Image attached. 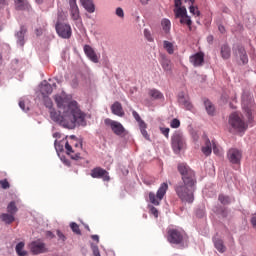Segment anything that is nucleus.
<instances>
[{
	"instance_id": "obj_56",
	"label": "nucleus",
	"mask_w": 256,
	"mask_h": 256,
	"mask_svg": "<svg viewBox=\"0 0 256 256\" xmlns=\"http://www.w3.org/2000/svg\"><path fill=\"white\" fill-rule=\"evenodd\" d=\"M7 5L6 0H0V9H3Z\"/></svg>"
},
{
	"instance_id": "obj_5",
	"label": "nucleus",
	"mask_w": 256,
	"mask_h": 256,
	"mask_svg": "<svg viewBox=\"0 0 256 256\" xmlns=\"http://www.w3.org/2000/svg\"><path fill=\"white\" fill-rule=\"evenodd\" d=\"M169 189V184L166 182L162 183L155 195V193L150 192L149 193V201L152 203V205H161V201H163V197L167 195V191Z\"/></svg>"
},
{
	"instance_id": "obj_16",
	"label": "nucleus",
	"mask_w": 256,
	"mask_h": 256,
	"mask_svg": "<svg viewBox=\"0 0 256 256\" xmlns=\"http://www.w3.org/2000/svg\"><path fill=\"white\" fill-rule=\"evenodd\" d=\"M70 5V17L72 21H81V13L79 12V6L77 5V0H69Z\"/></svg>"
},
{
	"instance_id": "obj_44",
	"label": "nucleus",
	"mask_w": 256,
	"mask_h": 256,
	"mask_svg": "<svg viewBox=\"0 0 256 256\" xmlns=\"http://www.w3.org/2000/svg\"><path fill=\"white\" fill-rule=\"evenodd\" d=\"M0 187L2 189H9L11 185L9 184V181H7V179H4V180H0Z\"/></svg>"
},
{
	"instance_id": "obj_49",
	"label": "nucleus",
	"mask_w": 256,
	"mask_h": 256,
	"mask_svg": "<svg viewBox=\"0 0 256 256\" xmlns=\"http://www.w3.org/2000/svg\"><path fill=\"white\" fill-rule=\"evenodd\" d=\"M144 36L147 39V41H153V37L151 36V32L147 29L144 30Z\"/></svg>"
},
{
	"instance_id": "obj_3",
	"label": "nucleus",
	"mask_w": 256,
	"mask_h": 256,
	"mask_svg": "<svg viewBox=\"0 0 256 256\" xmlns=\"http://www.w3.org/2000/svg\"><path fill=\"white\" fill-rule=\"evenodd\" d=\"M242 109L244 111V115L248 120V123H253V112L255 111V99L253 95L249 92H244L242 94Z\"/></svg>"
},
{
	"instance_id": "obj_21",
	"label": "nucleus",
	"mask_w": 256,
	"mask_h": 256,
	"mask_svg": "<svg viewBox=\"0 0 256 256\" xmlns=\"http://www.w3.org/2000/svg\"><path fill=\"white\" fill-rule=\"evenodd\" d=\"M111 111L113 115H116L117 117L125 116V111L123 110V106L120 102H114L111 106Z\"/></svg>"
},
{
	"instance_id": "obj_19",
	"label": "nucleus",
	"mask_w": 256,
	"mask_h": 256,
	"mask_svg": "<svg viewBox=\"0 0 256 256\" xmlns=\"http://www.w3.org/2000/svg\"><path fill=\"white\" fill-rule=\"evenodd\" d=\"M204 145L201 148V151L203 155L206 157H209L211 153H213V144L211 143V140L207 137V135L203 136Z\"/></svg>"
},
{
	"instance_id": "obj_41",
	"label": "nucleus",
	"mask_w": 256,
	"mask_h": 256,
	"mask_svg": "<svg viewBox=\"0 0 256 256\" xmlns=\"http://www.w3.org/2000/svg\"><path fill=\"white\" fill-rule=\"evenodd\" d=\"M170 127H172V129H179V127H181V121H179L177 118H174L170 123Z\"/></svg>"
},
{
	"instance_id": "obj_63",
	"label": "nucleus",
	"mask_w": 256,
	"mask_h": 256,
	"mask_svg": "<svg viewBox=\"0 0 256 256\" xmlns=\"http://www.w3.org/2000/svg\"><path fill=\"white\" fill-rule=\"evenodd\" d=\"M38 5L43 4V0H35Z\"/></svg>"
},
{
	"instance_id": "obj_48",
	"label": "nucleus",
	"mask_w": 256,
	"mask_h": 256,
	"mask_svg": "<svg viewBox=\"0 0 256 256\" xmlns=\"http://www.w3.org/2000/svg\"><path fill=\"white\" fill-rule=\"evenodd\" d=\"M57 235H58V238H59V241H67V237H65V234H63V232H61V230H57Z\"/></svg>"
},
{
	"instance_id": "obj_64",
	"label": "nucleus",
	"mask_w": 256,
	"mask_h": 256,
	"mask_svg": "<svg viewBox=\"0 0 256 256\" xmlns=\"http://www.w3.org/2000/svg\"><path fill=\"white\" fill-rule=\"evenodd\" d=\"M207 40H208L209 42L213 41V36H208Z\"/></svg>"
},
{
	"instance_id": "obj_18",
	"label": "nucleus",
	"mask_w": 256,
	"mask_h": 256,
	"mask_svg": "<svg viewBox=\"0 0 256 256\" xmlns=\"http://www.w3.org/2000/svg\"><path fill=\"white\" fill-rule=\"evenodd\" d=\"M233 53L236 57L242 61L243 64L248 63L249 58L247 57V52L245 51V47L237 44L233 47Z\"/></svg>"
},
{
	"instance_id": "obj_23",
	"label": "nucleus",
	"mask_w": 256,
	"mask_h": 256,
	"mask_svg": "<svg viewBox=\"0 0 256 256\" xmlns=\"http://www.w3.org/2000/svg\"><path fill=\"white\" fill-rule=\"evenodd\" d=\"M178 103L182 105V107H185V109H187L188 111H191L193 109V104H191L189 98H186L183 93L179 94Z\"/></svg>"
},
{
	"instance_id": "obj_53",
	"label": "nucleus",
	"mask_w": 256,
	"mask_h": 256,
	"mask_svg": "<svg viewBox=\"0 0 256 256\" xmlns=\"http://www.w3.org/2000/svg\"><path fill=\"white\" fill-rule=\"evenodd\" d=\"M250 223L254 229H256V214H253L250 220Z\"/></svg>"
},
{
	"instance_id": "obj_34",
	"label": "nucleus",
	"mask_w": 256,
	"mask_h": 256,
	"mask_svg": "<svg viewBox=\"0 0 256 256\" xmlns=\"http://www.w3.org/2000/svg\"><path fill=\"white\" fill-rule=\"evenodd\" d=\"M164 45V49L167 51V53H169V55H173V53H175V48L173 46V43L165 40L163 42Z\"/></svg>"
},
{
	"instance_id": "obj_9",
	"label": "nucleus",
	"mask_w": 256,
	"mask_h": 256,
	"mask_svg": "<svg viewBox=\"0 0 256 256\" xmlns=\"http://www.w3.org/2000/svg\"><path fill=\"white\" fill-rule=\"evenodd\" d=\"M172 149L175 153H179L182 149H185V138L181 132H175L171 138Z\"/></svg>"
},
{
	"instance_id": "obj_6",
	"label": "nucleus",
	"mask_w": 256,
	"mask_h": 256,
	"mask_svg": "<svg viewBox=\"0 0 256 256\" xmlns=\"http://www.w3.org/2000/svg\"><path fill=\"white\" fill-rule=\"evenodd\" d=\"M174 14L176 19H180L181 25L188 26L189 31H192L193 20H191V16L187 15V8L174 9Z\"/></svg>"
},
{
	"instance_id": "obj_27",
	"label": "nucleus",
	"mask_w": 256,
	"mask_h": 256,
	"mask_svg": "<svg viewBox=\"0 0 256 256\" xmlns=\"http://www.w3.org/2000/svg\"><path fill=\"white\" fill-rule=\"evenodd\" d=\"M220 55H221L222 59H224V60L231 58V48L229 47V45L224 44L221 46Z\"/></svg>"
},
{
	"instance_id": "obj_26",
	"label": "nucleus",
	"mask_w": 256,
	"mask_h": 256,
	"mask_svg": "<svg viewBox=\"0 0 256 256\" xmlns=\"http://www.w3.org/2000/svg\"><path fill=\"white\" fill-rule=\"evenodd\" d=\"M80 3L88 13H95V4H93V0H80Z\"/></svg>"
},
{
	"instance_id": "obj_32",
	"label": "nucleus",
	"mask_w": 256,
	"mask_h": 256,
	"mask_svg": "<svg viewBox=\"0 0 256 256\" xmlns=\"http://www.w3.org/2000/svg\"><path fill=\"white\" fill-rule=\"evenodd\" d=\"M148 95L152 98V99H163V93H161V91L157 90V89H151L148 92Z\"/></svg>"
},
{
	"instance_id": "obj_42",
	"label": "nucleus",
	"mask_w": 256,
	"mask_h": 256,
	"mask_svg": "<svg viewBox=\"0 0 256 256\" xmlns=\"http://www.w3.org/2000/svg\"><path fill=\"white\" fill-rule=\"evenodd\" d=\"M44 105L50 110L53 109V101H51V98L44 96Z\"/></svg>"
},
{
	"instance_id": "obj_13",
	"label": "nucleus",
	"mask_w": 256,
	"mask_h": 256,
	"mask_svg": "<svg viewBox=\"0 0 256 256\" xmlns=\"http://www.w3.org/2000/svg\"><path fill=\"white\" fill-rule=\"evenodd\" d=\"M228 160L233 165H239L243 157V152L237 148H231L227 153Z\"/></svg>"
},
{
	"instance_id": "obj_8",
	"label": "nucleus",
	"mask_w": 256,
	"mask_h": 256,
	"mask_svg": "<svg viewBox=\"0 0 256 256\" xmlns=\"http://www.w3.org/2000/svg\"><path fill=\"white\" fill-rule=\"evenodd\" d=\"M229 123L234 129L238 130L240 133L243 131H247V123H245V121H243L241 116L237 113H233L230 116Z\"/></svg>"
},
{
	"instance_id": "obj_20",
	"label": "nucleus",
	"mask_w": 256,
	"mask_h": 256,
	"mask_svg": "<svg viewBox=\"0 0 256 256\" xmlns=\"http://www.w3.org/2000/svg\"><path fill=\"white\" fill-rule=\"evenodd\" d=\"M84 53L92 63H99V57H97V53L90 45H84Z\"/></svg>"
},
{
	"instance_id": "obj_61",
	"label": "nucleus",
	"mask_w": 256,
	"mask_h": 256,
	"mask_svg": "<svg viewBox=\"0 0 256 256\" xmlns=\"http://www.w3.org/2000/svg\"><path fill=\"white\" fill-rule=\"evenodd\" d=\"M185 3H189V5H193L195 3V0H184Z\"/></svg>"
},
{
	"instance_id": "obj_39",
	"label": "nucleus",
	"mask_w": 256,
	"mask_h": 256,
	"mask_svg": "<svg viewBox=\"0 0 256 256\" xmlns=\"http://www.w3.org/2000/svg\"><path fill=\"white\" fill-rule=\"evenodd\" d=\"M70 228L72 229L73 233L76 235H81V229H79V224L72 222L70 224Z\"/></svg>"
},
{
	"instance_id": "obj_35",
	"label": "nucleus",
	"mask_w": 256,
	"mask_h": 256,
	"mask_svg": "<svg viewBox=\"0 0 256 256\" xmlns=\"http://www.w3.org/2000/svg\"><path fill=\"white\" fill-rule=\"evenodd\" d=\"M218 201H220V203L222 205H230L231 203V197L227 196V195H224V194H220L218 196Z\"/></svg>"
},
{
	"instance_id": "obj_14",
	"label": "nucleus",
	"mask_w": 256,
	"mask_h": 256,
	"mask_svg": "<svg viewBox=\"0 0 256 256\" xmlns=\"http://www.w3.org/2000/svg\"><path fill=\"white\" fill-rule=\"evenodd\" d=\"M132 115L134 117V119L137 121L138 125H139V129L143 135V137L149 141V133H147V123H145V121H143V119H141V116L139 115V113H137V111H132Z\"/></svg>"
},
{
	"instance_id": "obj_54",
	"label": "nucleus",
	"mask_w": 256,
	"mask_h": 256,
	"mask_svg": "<svg viewBox=\"0 0 256 256\" xmlns=\"http://www.w3.org/2000/svg\"><path fill=\"white\" fill-rule=\"evenodd\" d=\"M19 107L22 109V111H29V108H25V102L24 101L19 102Z\"/></svg>"
},
{
	"instance_id": "obj_12",
	"label": "nucleus",
	"mask_w": 256,
	"mask_h": 256,
	"mask_svg": "<svg viewBox=\"0 0 256 256\" xmlns=\"http://www.w3.org/2000/svg\"><path fill=\"white\" fill-rule=\"evenodd\" d=\"M29 249L33 255H41L47 253V245L41 240L32 241L29 244Z\"/></svg>"
},
{
	"instance_id": "obj_43",
	"label": "nucleus",
	"mask_w": 256,
	"mask_h": 256,
	"mask_svg": "<svg viewBox=\"0 0 256 256\" xmlns=\"http://www.w3.org/2000/svg\"><path fill=\"white\" fill-rule=\"evenodd\" d=\"M65 149L67 155H71V153H77V150L73 149V147L69 144V142L65 143Z\"/></svg>"
},
{
	"instance_id": "obj_52",
	"label": "nucleus",
	"mask_w": 256,
	"mask_h": 256,
	"mask_svg": "<svg viewBox=\"0 0 256 256\" xmlns=\"http://www.w3.org/2000/svg\"><path fill=\"white\" fill-rule=\"evenodd\" d=\"M56 151H63V144L61 142H57V140L54 143Z\"/></svg>"
},
{
	"instance_id": "obj_40",
	"label": "nucleus",
	"mask_w": 256,
	"mask_h": 256,
	"mask_svg": "<svg viewBox=\"0 0 256 256\" xmlns=\"http://www.w3.org/2000/svg\"><path fill=\"white\" fill-rule=\"evenodd\" d=\"M189 11L192 15H196V17H199L201 15V11H199V8L193 6V4L189 6Z\"/></svg>"
},
{
	"instance_id": "obj_59",
	"label": "nucleus",
	"mask_w": 256,
	"mask_h": 256,
	"mask_svg": "<svg viewBox=\"0 0 256 256\" xmlns=\"http://www.w3.org/2000/svg\"><path fill=\"white\" fill-rule=\"evenodd\" d=\"M46 235H47V237H50L51 239H53V237H55V235H53V232H51V231H48L46 233Z\"/></svg>"
},
{
	"instance_id": "obj_38",
	"label": "nucleus",
	"mask_w": 256,
	"mask_h": 256,
	"mask_svg": "<svg viewBox=\"0 0 256 256\" xmlns=\"http://www.w3.org/2000/svg\"><path fill=\"white\" fill-rule=\"evenodd\" d=\"M161 25L165 33H169V31H171V21L169 19H163Z\"/></svg>"
},
{
	"instance_id": "obj_11",
	"label": "nucleus",
	"mask_w": 256,
	"mask_h": 256,
	"mask_svg": "<svg viewBox=\"0 0 256 256\" xmlns=\"http://www.w3.org/2000/svg\"><path fill=\"white\" fill-rule=\"evenodd\" d=\"M90 176L92 179H101L107 183L111 181V176H109V172L101 167H95L91 170Z\"/></svg>"
},
{
	"instance_id": "obj_29",
	"label": "nucleus",
	"mask_w": 256,
	"mask_h": 256,
	"mask_svg": "<svg viewBox=\"0 0 256 256\" xmlns=\"http://www.w3.org/2000/svg\"><path fill=\"white\" fill-rule=\"evenodd\" d=\"M1 221L6 225H11L15 221V215L10 213H3L0 215Z\"/></svg>"
},
{
	"instance_id": "obj_51",
	"label": "nucleus",
	"mask_w": 256,
	"mask_h": 256,
	"mask_svg": "<svg viewBox=\"0 0 256 256\" xmlns=\"http://www.w3.org/2000/svg\"><path fill=\"white\" fill-rule=\"evenodd\" d=\"M175 9H185V6H181V0H174Z\"/></svg>"
},
{
	"instance_id": "obj_60",
	"label": "nucleus",
	"mask_w": 256,
	"mask_h": 256,
	"mask_svg": "<svg viewBox=\"0 0 256 256\" xmlns=\"http://www.w3.org/2000/svg\"><path fill=\"white\" fill-rule=\"evenodd\" d=\"M94 255L95 256H101V254L99 253V249H94Z\"/></svg>"
},
{
	"instance_id": "obj_30",
	"label": "nucleus",
	"mask_w": 256,
	"mask_h": 256,
	"mask_svg": "<svg viewBox=\"0 0 256 256\" xmlns=\"http://www.w3.org/2000/svg\"><path fill=\"white\" fill-rule=\"evenodd\" d=\"M161 66L164 69V71H171L173 65L171 64V60L165 56L161 58Z\"/></svg>"
},
{
	"instance_id": "obj_2",
	"label": "nucleus",
	"mask_w": 256,
	"mask_h": 256,
	"mask_svg": "<svg viewBox=\"0 0 256 256\" xmlns=\"http://www.w3.org/2000/svg\"><path fill=\"white\" fill-rule=\"evenodd\" d=\"M50 117L55 123H59L65 129H75L76 123L78 125H85V113L79 109L77 101H71L65 110H63V115L55 111V109H50Z\"/></svg>"
},
{
	"instance_id": "obj_25",
	"label": "nucleus",
	"mask_w": 256,
	"mask_h": 256,
	"mask_svg": "<svg viewBox=\"0 0 256 256\" xmlns=\"http://www.w3.org/2000/svg\"><path fill=\"white\" fill-rule=\"evenodd\" d=\"M54 99H55L58 109H63V111H65V109H67V106L69 105V103H71V102H67V99L61 97L60 95H56L54 97Z\"/></svg>"
},
{
	"instance_id": "obj_47",
	"label": "nucleus",
	"mask_w": 256,
	"mask_h": 256,
	"mask_svg": "<svg viewBox=\"0 0 256 256\" xmlns=\"http://www.w3.org/2000/svg\"><path fill=\"white\" fill-rule=\"evenodd\" d=\"M160 131H161L162 135H164V137H166V139H169V131H170L169 128H163V127H161V128H160Z\"/></svg>"
},
{
	"instance_id": "obj_50",
	"label": "nucleus",
	"mask_w": 256,
	"mask_h": 256,
	"mask_svg": "<svg viewBox=\"0 0 256 256\" xmlns=\"http://www.w3.org/2000/svg\"><path fill=\"white\" fill-rule=\"evenodd\" d=\"M116 15H117V17H120L121 19H123L125 17V13L123 12V8H117L116 9Z\"/></svg>"
},
{
	"instance_id": "obj_17",
	"label": "nucleus",
	"mask_w": 256,
	"mask_h": 256,
	"mask_svg": "<svg viewBox=\"0 0 256 256\" xmlns=\"http://www.w3.org/2000/svg\"><path fill=\"white\" fill-rule=\"evenodd\" d=\"M233 53L236 57L242 61L243 64L248 63L249 58L247 57V52L245 51V47L237 44L233 47Z\"/></svg>"
},
{
	"instance_id": "obj_62",
	"label": "nucleus",
	"mask_w": 256,
	"mask_h": 256,
	"mask_svg": "<svg viewBox=\"0 0 256 256\" xmlns=\"http://www.w3.org/2000/svg\"><path fill=\"white\" fill-rule=\"evenodd\" d=\"M193 139H194V141H197V140L199 139V135L194 134V135H193Z\"/></svg>"
},
{
	"instance_id": "obj_57",
	"label": "nucleus",
	"mask_w": 256,
	"mask_h": 256,
	"mask_svg": "<svg viewBox=\"0 0 256 256\" xmlns=\"http://www.w3.org/2000/svg\"><path fill=\"white\" fill-rule=\"evenodd\" d=\"M91 238L93 241H96V243H99V236L98 235H92Z\"/></svg>"
},
{
	"instance_id": "obj_4",
	"label": "nucleus",
	"mask_w": 256,
	"mask_h": 256,
	"mask_svg": "<svg viewBox=\"0 0 256 256\" xmlns=\"http://www.w3.org/2000/svg\"><path fill=\"white\" fill-rule=\"evenodd\" d=\"M61 21H63V12H58V20L55 25L57 35L60 36L61 39H71V35H73L71 25Z\"/></svg>"
},
{
	"instance_id": "obj_1",
	"label": "nucleus",
	"mask_w": 256,
	"mask_h": 256,
	"mask_svg": "<svg viewBox=\"0 0 256 256\" xmlns=\"http://www.w3.org/2000/svg\"><path fill=\"white\" fill-rule=\"evenodd\" d=\"M178 173L181 175L182 182L174 186L175 193L183 203H193L195 196V185H197V178L195 171L185 163L178 164Z\"/></svg>"
},
{
	"instance_id": "obj_10",
	"label": "nucleus",
	"mask_w": 256,
	"mask_h": 256,
	"mask_svg": "<svg viewBox=\"0 0 256 256\" xmlns=\"http://www.w3.org/2000/svg\"><path fill=\"white\" fill-rule=\"evenodd\" d=\"M104 123L106 127H110L114 135H118V136L125 135V127L123 126V124H121V122L111 120L110 118H106L104 120Z\"/></svg>"
},
{
	"instance_id": "obj_33",
	"label": "nucleus",
	"mask_w": 256,
	"mask_h": 256,
	"mask_svg": "<svg viewBox=\"0 0 256 256\" xmlns=\"http://www.w3.org/2000/svg\"><path fill=\"white\" fill-rule=\"evenodd\" d=\"M16 253L18 256H26L27 255V251L23 250L25 249V242H19L16 245Z\"/></svg>"
},
{
	"instance_id": "obj_58",
	"label": "nucleus",
	"mask_w": 256,
	"mask_h": 256,
	"mask_svg": "<svg viewBox=\"0 0 256 256\" xmlns=\"http://www.w3.org/2000/svg\"><path fill=\"white\" fill-rule=\"evenodd\" d=\"M218 29H219L220 33H225V26L220 25V26H218Z\"/></svg>"
},
{
	"instance_id": "obj_55",
	"label": "nucleus",
	"mask_w": 256,
	"mask_h": 256,
	"mask_svg": "<svg viewBox=\"0 0 256 256\" xmlns=\"http://www.w3.org/2000/svg\"><path fill=\"white\" fill-rule=\"evenodd\" d=\"M75 149L77 151V149H81V147H83V144L81 142H77L75 145H74Z\"/></svg>"
},
{
	"instance_id": "obj_28",
	"label": "nucleus",
	"mask_w": 256,
	"mask_h": 256,
	"mask_svg": "<svg viewBox=\"0 0 256 256\" xmlns=\"http://www.w3.org/2000/svg\"><path fill=\"white\" fill-rule=\"evenodd\" d=\"M15 7L17 11H25V9H29V2L27 0H14Z\"/></svg>"
},
{
	"instance_id": "obj_31",
	"label": "nucleus",
	"mask_w": 256,
	"mask_h": 256,
	"mask_svg": "<svg viewBox=\"0 0 256 256\" xmlns=\"http://www.w3.org/2000/svg\"><path fill=\"white\" fill-rule=\"evenodd\" d=\"M204 107L208 113V115H215V106L209 100H204Z\"/></svg>"
},
{
	"instance_id": "obj_45",
	"label": "nucleus",
	"mask_w": 256,
	"mask_h": 256,
	"mask_svg": "<svg viewBox=\"0 0 256 256\" xmlns=\"http://www.w3.org/2000/svg\"><path fill=\"white\" fill-rule=\"evenodd\" d=\"M212 149H213V153L215 155H221V149H219V147H217V144H215L214 141H212Z\"/></svg>"
},
{
	"instance_id": "obj_24",
	"label": "nucleus",
	"mask_w": 256,
	"mask_h": 256,
	"mask_svg": "<svg viewBox=\"0 0 256 256\" xmlns=\"http://www.w3.org/2000/svg\"><path fill=\"white\" fill-rule=\"evenodd\" d=\"M27 33V28L25 26L20 27V31L16 33L17 37V43L20 45V47H23L25 45V34Z\"/></svg>"
},
{
	"instance_id": "obj_15",
	"label": "nucleus",
	"mask_w": 256,
	"mask_h": 256,
	"mask_svg": "<svg viewBox=\"0 0 256 256\" xmlns=\"http://www.w3.org/2000/svg\"><path fill=\"white\" fill-rule=\"evenodd\" d=\"M189 62L193 67H203L205 65V53L197 52L189 57Z\"/></svg>"
},
{
	"instance_id": "obj_46",
	"label": "nucleus",
	"mask_w": 256,
	"mask_h": 256,
	"mask_svg": "<svg viewBox=\"0 0 256 256\" xmlns=\"http://www.w3.org/2000/svg\"><path fill=\"white\" fill-rule=\"evenodd\" d=\"M150 213H151V215H153L156 219H157V217H159V210H157V208H155V206H151V207H150Z\"/></svg>"
},
{
	"instance_id": "obj_37",
	"label": "nucleus",
	"mask_w": 256,
	"mask_h": 256,
	"mask_svg": "<svg viewBox=\"0 0 256 256\" xmlns=\"http://www.w3.org/2000/svg\"><path fill=\"white\" fill-rule=\"evenodd\" d=\"M7 211L8 213H10L11 215H15L17 213V211H19V209L17 208V205L15 204V201H12L8 204L7 206Z\"/></svg>"
},
{
	"instance_id": "obj_22",
	"label": "nucleus",
	"mask_w": 256,
	"mask_h": 256,
	"mask_svg": "<svg viewBox=\"0 0 256 256\" xmlns=\"http://www.w3.org/2000/svg\"><path fill=\"white\" fill-rule=\"evenodd\" d=\"M40 93L45 97V95H51L53 93V86L47 82V80L42 81L40 84Z\"/></svg>"
},
{
	"instance_id": "obj_36",
	"label": "nucleus",
	"mask_w": 256,
	"mask_h": 256,
	"mask_svg": "<svg viewBox=\"0 0 256 256\" xmlns=\"http://www.w3.org/2000/svg\"><path fill=\"white\" fill-rule=\"evenodd\" d=\"M214 245L217 251H219V253H225L226 248H225V245L223 244V240H219V239L215 240Z\"/></svg>"
},
{
	"instance_id": "obj_7",
	"label": "nucleus",
	"mask_w": 256,
	"mask_h": 256,
	"mask_svg": "<svg viewBox=\"0 0 256 256\" xmlns=\"http://www.w3.org/2000/svg\"><path fill=\"white\" fill-rule=\"evenodd\" d=\"M184 234L183 231L177 228H170L168 230L167 241L172 245H181L183 243Z\"/></svg>"
}]
</instances>
